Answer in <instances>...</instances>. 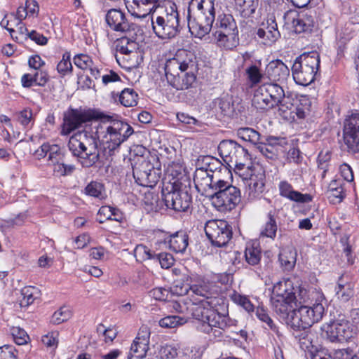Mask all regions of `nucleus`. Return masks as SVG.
<instances>
[{
    "instance_id": "1",
    "label": "nucleus",
    "mask_w": 359,
    "mask_h": 359,
    "mask_svg": "<svg viewBox=\"0 0 359 359\" xmlns=\"http://www.w3.org/2000/svg\"><path fill=\"white\" fill-rule=\"evenodd\" d=\"M98 121L93 127H88L74 134L68 148L83 167L94 165L100 158L98 142L109 151L118 149L134 132L127 123L114 119L112 116L97 109H72L64 118L62 130L69 134L83 123Z\"/></svg>"
},
{
    "instance_id": "2",
    "label": "nucleus",
    "mask_w": 359,
    "mask_h": 359,
    "mask_svg": "<svg viewBox=\"0 0 359 359\" xmlns=\"http://www.w3.org/2000/svg\"><path fill=\"white\" fill-rule=\"evenodd\" d=\"M180 294H187L191 302H175L173 307L179 313L190 314L199 321L197 330L210 339L231 337L236 332V320L229 317L226 301L219 297L208 280L199 276L190 277L189 287H181Z\"/></svg>"
},
{
    "instance_id": "3",
    "label": "nucleus",
    "mask_w": 359,
    "mask_h": 359,
    "mask_svg": "<svg viewBox=\"0 0 359 359\" xmlns=\"http://www.w3.org/2000/svg\"><path fill=\"white\" fill-rule=\"evenodd\" d=\"M164 69L166 79L173 88L188 89L196 79V57L191 51L180 49L172 57L166 60Z\"/></svg>"
},
{
    "instance_id": "4",
    "label": "nucleus",
    "mask_w": 359,
    "mask_h": 359,
    "mask_svg": "<svg viewBox=\"0 0 359 359\" xmlns=\"http://www.w3.org/2000/svg\"><path fill=\"white\" fill-rule=\"evenodd\" d=\"M215 18V0H190L189 2L188 26L196 37L202 39L208 34Z\"/></svg>"
},
{
    "instance_id": "5",
    "label": "nucleus",
    "mask_w": 359,
    "mask_h": 359,
    "mask_svg": "<svg viewBox=\"0 0 359 359\" xmlns=\"http://www.w3.org/2000/svg\"><path fill=\"white\" fill-rule=\"evenodd\" d=\"M182 166L178 164L170 166L168 171L173 176V182L162 190L163 200L166 207L177 212L187 211L192 201L187 186L182 182Z\"/></svg>"
},
{
    "instance_id": "6",
    "label": "nucleus",
    "mask_w": 359,
    "mask_h": 359,
    "mask_svg": "<svg viewBox=\"0 0 359 359\" xmlns=\"http://www.w3.org/2000/svg\"><path fill=\"white\" fill-rule=\"evenodd\" d=\"M151 25L154 32L159 39H170L177 36L181 27L177 5L172 1L167 2L161 15L156 18L152 16Z\"/></svg>"
},
{
    "instance_id": "7",
    "label": "nucleus",
    "mask_w": 359,
    "mask_h": 359,
    "mask_svg": "<svg viewBox=\"0 0 359 359\" xmlns=\"http://www.w3.org/2000/svg\"><path fill=\"white\" fill-rule=\"evenodd\" d=\"M320 62V55L316 51L304 53L297 57L292 67L295 83L304 86L311 84L315 79Z\"/></svg>"
},
{
    "instance_id": "8",
    "label": "nucleus",
    "mask_w": 359,
    "mask_h": 359,
    "mask_svg": "<svg viewBox=\"0 0 359 359\" xmlns=\"http://www.w3.org/2000/svg\"><path fill=\"white\" fill-rule=\"evenodd\" d=\"M209 198L218 211L226 212L234 209L241 202V194L238 188L222 179Z\"/></svg>"
},
{
    "instance_id": "9",
    "label": "nucleus",
    "mask_w": 359,
    "mask_h": 359,
    "mask_svg": "<svg viewBox=\"0 0 359 359\" xmlns=\"http://www.w3.org/2000/svg\"><path fill=\"white\" fill-rule=\"evenodd\" d=\"M325 309L321 303H316L312 306H300L292 313L290 318V327L294 330H305L323 318Z\"/></svg>"
},
{
    "instance_id": "10",
    "label": "nucleus",
    "mask_w": 359,
    "mask_h": 359,
    "mask_svg": "<svg viewBox=\"0 0 359 359\" xmlns=\"http://www.w3.org/2000/svg\"><path fill=\"white\" fill-rule=\"evenodd\" d=\"M356 333L344 316H339L330 323L323 325L322 335L330 342H341L348 341Z\"/></svg>"
},
{
    "instance_id": "11",
    "label": "nucleus",
    "mask_w": 359,
    "mask_h": 359,
    "mask_svg": "<svg viewBox=\"0 0 359 359\" xmlns=\"http://www.w3.org/2000/svg\"><path fill=\"white\" fill-rule=\"evenodd\" d=\"M206 236L212 245L222 248L229 242L232 238V228L225 220L211 219L205 225Z\"/></svg>"
},
{
    "instance_id": "12",
    "label": "nucleus",
    "mask_w": 359,
    "mask_h": 359,
    "mask_svg": "<svg viewBox=\"0 0 359 359\" xmlns=\"http://www.w3.org/2000/svg\"><path fill=\"white\" fill-rule=\"evenodd\" d=\"M343 139L347 150L355 154L359 151V114L353 113L344 123Z\"/></svg>"
},
{
    "instance_id": "13",
    "label": "nucleus",
    "mask_w": 359,
    "mask_h": 359,
    "mask_svg": "<svg viewBox=\"0 0 359 359\" xmlns=\"http://www.w3.org/2000/svg\"><path fill=\"white\" fill-rule=\"evenodd\" d=\"M264 92L266 93L274 107H278V112H287L292 108V98L286 95L280 83L269 82L262 85Z\"/></svg>"
},
{
    "instance_id": "14",
    "label": "nucleus",
    "mask_w": 359,
    "mask_h": 359,
    "mask_svg": "<svg viewBox=\"0 0 359 359\" xmlns=\"http://www.w3.org/2000/svg\"><path fill=\"white\" fill-rule=\"evenodd\" d=\"M222 180L219 173L210 174L204 167L197 168L194 175V182L197 191L202 195L209 197L217 184Z\"/></svg>"
},
{
    "instance_id": "15",
    "label": "nucleus",
    "mask_w": 359,
    "mask_h": 359,
    "mask_svg": "<svg viewBox=\"0 0 359 359\" xmlns=\"http://www.w3.org/2000/svg\"><path fill=\"white\" fill-rule=\"evenodd\" d=\"M285 24L297 34L309 32L314 27L313 15L308 12L289 10L283 15Z\"/></svg>"
},
{
    "instance_id": "16",
    "label": "nucleus",
    "mask_w": 359,
    "mask_h": 359,
    "mask_svg": "<svg viewBox=\"0 0 359 359\" xmlns=\"http://www.w3.org/2000/svg\"><path fill=\"white\" fill-rule=\"evenodd\" d=\"M296 290H297L292 286V280L290 279H283L274 284L271 300L281 299V301H283V299H285L288 302H295V303L299 301V304L306 302V299L304 297L306 294L307 291L304 289L299 290V300L295 294Z\"/></svg>"
},
{
    "instance_id": "17",
    "label": "nucleus",
    "mask_w": 359,
    "mask_h": 359,
    "mask_svg": "<svg viewBox=\"0 0 359 359\" xmlns=\"http://www.w3.org/2000/svg\"><path fill=\"white\" fill-rule=\"evenodd\" d=\"M189 245V236L184 231H177L165 235L157 240L156 245L159 249H168L175 253H183Z\"/></svg>"
},
{
    "instance_id": "18",
    "label": "nucleus",
    "mask_w": 359,
    "mask_h": 359,
    "mask_svg": "<svg viewBox=\"0 0 359 359\" xmlns=\"http://www.w3.org/2000/svg\"><path fill=\"white\" fill-rule=\"evenodd\" d=\"M150 332L149 329L142 327L137 337L131 344L127 359H144L149 349Z\"/></svg>"
},
{
    "instance_id": "19",
    "label": "nucleus",
    "mask_w": 359,
    "mask_h": 359,
    "mask_svg": "<svg viewBox=\"0 0 359 359\" xmlns=\"http://www.w3.org/2000/svg\"><path fill=\"white\" fill-rule=\"evenodd\" d=\"M105 20L108 26L116 32H128L135 31L137 28V25L130 23L125 13L118 9H110L106 14Z\"/></svg>"
},
{
    "instance_id": "20",
    "label": "nucleus",
    "mask_w": 359,
    "mask_h": 359,
    "mask_svg": "<svg viewBox=\"0 0 359 359\" xmlns=\"http://www.w3.org/2000/svg\"><path fill=\"white\" fill-rule=\"evenodd\" d=\"M258 39L264 44L271 45L276 42L280 36L278 29V24L273 15H269L261 27L257 30Z\"/></svg>"
},
{
    "instance_id": "21",
    "label": "nucleus",
    "mask_w": 359,
    "mask_h": 359,
    "mask_svg": "<svg viewBox=\"0 0 359 359\" xmlns=\"http://www.w3.org/2000/svg\"><path fill=\"white\" fill-rule=\"evenodd\" d=\"M246 184V193L248 198L255 200L259 198L265 189L264 171L262 168L257 170H253L250 178L247 180Z\"/></svg>"
},
{
    "instance_id": "22",
    "label": "nucleus",
    "mask_w": 359,
    "mask_h": 359,
    "mask_svg": "<svg viewBox=\"0 0 359 359\" xmlns=\"http://www.w3.org/2000/svg\"><path fill=\"white\" fill-rule=\"evenodd\" d=\"M128 11L136 18H147L158 6V3L146 0H126Z\"/></svg>"
},
{
    "instance_id": "23",
    "label": "nucleus",
    "mask_w": 359,
    "mask_h": 359,
    "mask_svg": "<svg viewBox=\"0 0 359 359\" xmlns=\"http://www.w3.org/2000/svg\"><path fill=\"white\" fill-rule=\"evenodd\" d=\"M266 75L271 82L283 83L290 76V69L280 60L271 61L266 67Z\"/></svg>"
},
{
    "instance_id": "24",
    "label": "nucleus",
    "mask_w": 359,
    "mask_h": 359,
    "mask_svg": "<svg viewBox=\"0 0 359 359\" xmlns=\"http://www.w3.org/2000/svg\"><path fill=\"white\" fill-rule=\"evenodd\" d=\"M279 194L283 198L298 203H308L312 201L309 194H302L294 189L292 185L287 180H281L278 184Z\"/></svg>"
},
{
    "instance_id": "25",
    "label": "nucleus",
    "mask_w": 359,
    "mask_h": 359,
    "mask_svg": "<svg viewBox=\"0 0 359 359\" xmlns=\"http://www.w3.org/2000/svg\"><path fill=\"white\" fill-rule=\"evenodd\" d=\"M215 37L218 46L226 50H232L239 43L238 32H215Z\"/></svg>"
},
{
    "instance_id": "26",
    "label": "nucleus",
    "mask_w": 359,
    "mask_h": 359,
    "mask_svg": "<svg viewBox=\"0 0 359 359\" xmlns=\"http://www.w3.org/2000/svg\"><path fill=\"white\" fill-rule=\"evenodd\" d=\"M276 313L285 321L286 324L290 326V318L295 309H292V304L294 302H288L285 299L271 300Z\"/></svg>"
},
{
    "instance_id": "27",
    "label": "nucleus",
    "mask_w": 359,
    "mask_h": 359,
    "mask_svg": "<svg viewBox=\"0 0 359 359\" xmlns=\"http://www.w3.org/2000/svg\"><path fill=\"white\" fill-rule=\"evenodd\" d=\"M262 90H264V88L261 85L255 90L252 100V106L257 109L262 111H268L275 108L269 95Z\"/></svg>"
},
{
    "instance_id": "28",
    "label": "nucleus",
    "mask_w": 359,
    "mask_h": 359,
    "mask_svg": "<svg viewBox=\"0 0 359 359\" xmlns=\"http://www.w3.org/2000/svg\"><path fill=\"white\" fill-rule=\"evenodd\" d=\"M299 102L300 105L295 106L292 102V108L287 112H280V115L285 118H294V115L299 118H304L309 111L310 102L306 96H302Z\"/></svg>"
},
{
    "instance_id": "29",
    "label": "nucleus",
    "mask_w": 359,
    "mask_h": 359,
    "mask_svg": "<svg viewBox=\"0 0 359 359\" xmlns=\"http://www.w3.org/2000/svg\"><path fill=\"white\" fill-rule=\"evenodd\" d=\"M240 144L236 142L230 140H222L218 146L219 156L227 165L232 161Z\"/></svg>"
},
{
    "instance_id": "30",
    "label": "nucleus",
    "mask_w": 359,
    "mask_h": 359,
    "mask_svg": "<svg viewBox=\"0 0 359 359\" xmlns=\"http://www.w3.org/2000/svg\"><path fill=\"white\" fill-rule=\"evenodd\" d=\"M216 32H238L236 20L232 15L220 13L215 19Z\"/></svg>"
},
{
    "instance_id": "31",
    "label": "nucleus",
    "mask_w": 359,
    "mask_h": 359,
    "mask_svg": "<svg viewBox=\"0 0 359 359\" xmlns=\"http://www.w3.org/2000/svg\"><path fill=\"white\" fill-rule=\"evenodd\" d=\"M277 230L278 225L276 218V211L270 210L266 215V221L260 230V236L274 240L276 236Z\"/></svg>"
},
{
    "instance_id": "32",
    "label": "nucleus",
    "mask_w": 359,
    "mask_h": 359,
    "mask_svg": "<svg viewBox=\"0 0 359 359\" xmlns=\"http://www.w3.org/2000/svg\"><path fill=\"white\" fill-rule=\"evenodd\" d=\"M336 297L341 303H346L354 296V285L352 283H342V276L339 277L335 287Z\"/></svg>"
},
{
    "instance_id": "33",
    "label": "nucleus",
    "mask_w": 359,
    "mask_h": 359,
    "mask_svg": "<svg viewBox=\"0 0 359 359\" xmlns=\"http://www.w3.org/2000/svg\"><path fill=\"white\" fill-rule=\"evenodd\" d=\"M202 162L203 164L202 167H204L205 170L208 172H210V174L217 172L219 173V176H221L222 171L227 175L230 173V170L228 168L223 166L221 161L217 158L207 156L203 158Z\"/></svg>"
},
{
    "instance_id": "34",
    "label": "nucleus",
    "mask_w": 359,
    "mask_h": 359,
    "mask_svg": "<svg viewBox=\"0 0 359 359\" xmlns=\"http://www.w3.org/2000/svg\"><path fill=\"white\" fill-rule=\"evenodd\" d=\"M250 154L248 150L242 146H239L238 149L234 156L232 158V161L229 163L228 165L229 168L235 167L237 170H243L248 161H250Z\"/></svg>"
},
{
    "instance_id": "35",
    "label": "nucleus",
    "mask_w": 359,
    "mask_h": 359,
    "mask_svg": "<svg viewBox=\"0 0 359 359\" xmlns=\"http://www.w3.org/2000/svg\"><path fill=\"white\" fill-rule=\"evenodd\" d=\"M116 50L121 54L130 55L137 48V43L135 40L126 36L118 39L115 41Z\"/></svg>"
},
{
    "instance_id": "36",
    "label": "nucleus",
    "mask_w": 359,
    "mask_h": 359,
    "mask_svg": "<svg viewBox=\"0 0 359 359\" xmlns=\"http://www.w3.org/2000/svg\"><path fill=\"white\" fill-rule=\"evenodd\" d=\"M258 0H236V9L240 15L248 18L255 13Z\"/></svg>"
},
{
    "instance_id": "37",
    "label": "nucleus",
    "mask_w": 359,
    "mask_h": 359,
    "mask_svg": "<svg viewBox=\"0 0 359 359\" xmlns=\"http://www.w3.org/2000/svg\"><path fill=\"white\" fill-rule=\"evenodd\" d=\"M22 299L20 301L21 307H27L34 303L39 295V290L36 287L26 286L21 290Z\"/></svg>"
},
{
    "instance_id": "38",
    "label": "nucleus",
    "mask_w": 359,
    "mask_h": 359,
    "mask_svg": "<svg viewBox=\"0 0 359 359\" xmlns=\"http://www.w3.org/2000/svg\"><path fill=\"white\" fill-rule=\"evenodd\" d=\"M85 193L88 196L98 198L104 199L106 198V191L104 186L102 183L92 181L85 188Z\"/></svg>"
},
{
    "instance_id": "39",
    "label": "nucleus",
    "mask_w": 359,
    "mask_h": 359,
    "mask_svg": "<svg viewBox=\"0 0 359 359\" xmlns=\"http://www.w3.org/2000/svg\"><path fill=\"white\" fill-rule=\"evenodd\" d=\"M297 252L291 250H284L279 254V261L285 270H292L296 264Z\"/></svg>"
},
{
    "instance_id": "40",
    "label": "nucleus",
    "mask_w": 359,
    "mask_h": 359,
    "mask_svg": "<svg viewBox=\"0 0 359 359\" xmlns=\"http://www.w3.org/2000/svg\"><path fill=\"white\" fill-rule=\"evenodd\" d=\"M138 95L133 88L123 89L119 95L120 103L126 107H130L137 105Z\"/></svg>"
},
{
    "instance_id": "41",
    "label": "nucleus",
    "mask_w": 359,
    "mask_h": 359,
    "mask_svg": "<svg viewBox=\"0 0 359 359\" xmlns=\"http://www.w3.org/2000/svg\"><path fill=\"white\" fill-rule=\"evenodd\" d=\"M73 67L71 62V54L69 52L63 53L61 60L57 65V71L62 76H66L72 74Z\"/></svg>"
},
{
    "instance_id": "42",
    "label": "nucleus",
    "mask_w": 359,
    "mask_h": 359,
    "mask_svg": "<svg viewBox=\"0 0 359 359\" xmlns=\"http://www.w3.org/2000/svg\"><path fill=\"white\" fill-rule=\"evenodd\" d=\"M237 135L244 141L250 142L253 144H258L260 140V134L251 128H241L237 130Z\"/></svg>"
},
{
    "instance_id": "43",
    "label": "nucleus",
    "mask_w": 359,
    "mask_h": 359,
    "mask_svg": "<svg viewBox=\"0 0 359 359\" xmlns=\"http://www.w3.org/2000/svg\"><path fill=\"white\" fill-rule=\"evenodd\" d=\"M245 257L249 264L252 266L257 265L261 259V251L254 245H248L245 251Z\"/></svg>"
},
{
    "instance_id": "44",
    "label": "nucleus",
    "mask_w": 359,
    "mask_h": 359,
    "mask_svg": "<svg viewBox=\"0 0 359 359\" xmlns=\"http://www.w3.org/2000/svg\"><path fill=\"white\" fill-rule=\"evenodd\" d=\"M134 255L136 257L137 261L144 262L148 259H154L156 253L151 252V250L144 245H137L134 250Z\"/></svg>"
},
{
    "instance_id": "45",
    "label": "nucleus",
    "mask_w": 359,
    "mask_h": 359,
    "mask_svg": "<svg viewBox=\"0 0 359 359\" xmlns=\"http://www.w3.org/2000/svg\"><path fill=\"white\" fill-rule=\"evenodd\" d=\"M133 175L137 184L147 187V167L145 163L142 164L140 167L133 168Z\"/></svg>"
},
{
    "instance_id": "46",
    "label": "nucleus",
    "mask_w": 359,
    "mask_h": 359,
    "mask_svg": "<svg viewBox=\"0 0 359 359\" xmlns=\"http://www.w3.org/2000/svg\"><path fill=\"white\" fill-rule=\"evenodd\" d=\"M72 316V312L71 309L66 306H63L60 307L58 310L55 311L51 318V322L53 324L59 325L65 321L69 320Z\"/></svg>"
},
{
    "instance_id": "47",
    "label": "nucleus",
    "mask_w": 359,
    "mask_h": 359,
    "mask_svg": "<svg viewBox=\"0 0 359 359\" xmlns=\"http://www.w3.org/2000/svg\"><path fill=\"white\" fill-rule=\"evenodd\" d=\"M51 165L53 166V173L57 177L71 175L75 170L74 165L65 164L64 161L58 162Z\"/></svg>"
},
{
    "instance_id": "48",
    "label": "nucleus",
    "mask_w": 359,
    "mask_h": 359,
    "mask_svg": "<svg viewBox=\"0 0 359 359\" xmlns=\"http://www.w3.org/2000/svg\"><path fill=\"white\" fill-rule=\"evenodd\" d=\"M187 322L184 318L177 316H168L159 321V325L162 327L174 328L178 325H184Z\"/></svg>"
},
{
    "instance_id": "49",
    "label": "nucleus",
    "mask_w": 359,
    "mask_h": 359,
    "mask_svg": "<svg viewBox=\"0 0 359 359\" xmlns=\"http://www.w3.org/2000/svg\"><path fill=\"white\" fill-rule=\"evenodd\" d=\"M357 25L350 20L345 23L339 33V37L344 40V42L349 41L356 33Z\"/></svg>"
},
{
    "instance_id": "50",
    "label": "nucleus",
    "mask_w": 359,
    "mask_h": 359,
    "mask_svg": "<svg viewBox=\"0 0 359 359\" xmlns=\"http://www.w3.org/2000/svg\"><path fill=\"white\" fill-rule=\"evenodd\" d=\"M231 299L234 303L243 307L248 313L254 311V305L247 296L234 292L231 295Z\"/></svg>"
},
{
    "instance_id": "51",
    "label": "nucleus",
    "mask_w": 359,
    "mask_h": 359,
    "mask_svg": "<svg viewBox=\"0 0 359 359\" xmlns=\"http://www.w3.org/2000/svg\"><path fill=\"white\" fill-rule=\"evenodd\" d=\"M245 72L252 87L260 83L263 78V74L256 65L250 66L246 69Z\"/></svg>"
},
{
    "instance_id": "52",
    "label": "nucleus",
    "mask_w": 359,
    "mask_h": 359,
    "mask_svg": "<svg viewBox=\"0 0 359 359\" xmlns=\"http://www.w3.org/2000/svg\"><path fill=\"white\" fill-rule=\"evenodd\" d=\"M11 334L13 341L18 345L26 344L29 339L27 332L20 327H12L11 328Z\"/></svg>"
},
{
    "instance_id": "53",
    "label": "nucleus",
    "mask_w": 359,
    "mask_h": 359,
    "mask_svg": "<svg viewBox=\"0 0 359 359\" xmlns=\"http://www.w3.org/2000/svg\"><path fill=\"white\" fill-rule=\"evenodd\" d=\"M145 165L147 167V187L153 188L156 185L161 178V170L155 168L148 163H145Z\"/></svg>"
},
{
    "instance_id": "54",
    "label": "nucleus",
    "mask_w": 359,
    "mask_h": 359,
    "mask_svg": "<svg viewBox=\"0 0 359 359\" xmlns=\"http://www.w3.org/2000/svg\"><path fill=\"white\" fill-rule=\"evenodd\" d=\"M48 155L50 165L64 161V154L60 147L57 144H51Z\"/></svg>"
},
{
    "instance_id": "55",
    "label": "nucleus",
    "mask_w": 359,
    "mask_h": 359,
    "mask_svg": "<svg viewBox=\"0 0 359 359\" xmlns=\"http://www.w3.org/2000/svg\"><path fill=\"white\" fill-rule=\"evenodd\" d=\"M256 316L259 320L265 323L266 326L271 330L276 331V326L273 323V321L269 316L267 311L263 307H257L256 310Z\"/></svg>"
},
{
    "instance_id": "56",
    "label": "nucleus",
    "mask_w": 359,
    "mask_h": 359,
    "mask_svg": "<svg viewBox=\"0 0 359 359\" xmlns=\"http://www.w3.org/2000/svg\"><path fill=\"white\" fill-rule=\"evenodd\" d=\"M74 65L79 69H88L93 65V61L90 56L86 54H78L74 57Z\"/></svg>"
},
{
    "instance_id": "57",
    "label": "nucleus",
    "mask_w": 359,
    "mask_h": 359,
    "mask_svg": "<svg viewBox=\"0 0 359 359\" xmlns=\"http://www.w3.org/2000/svg\"><path fill=\"white\" fill-rule=\"evenodd\" d=\"M158 261L163 269H169L175 263L173 256L168 252L156 254L155 259Z\"/></svg>"
},
{
    "instance_id": "58",
    "label": "nucleus",
    "mask_w": 359,
    "mask_h": 359,
    "mask_svg": "<svg viewBox=\"0 0 359 359\" xmlns=\"http://www.w3.org/2000/svg\"><path fill=\"white\" fill-rule=\"evenodd\" d=\"M18 120L21 125L26 127L29 124L33 125L34 117L32 111L30 109L26 108L20 111L18 114Z\"/></svg>"
},
{
    "instance_id": "59",
    "label": "nucleus",
    "mask_w": 359,
    "mask_h": 359,
    "mask_svg": "<svg viewBox=\"0 0 359 359\" xmlns=\"http://www.w3.org/2000/svg\"><path fill=\"white\" fill-rule=\"evenodd\" d=\"M114 208L111 206H102L97 213V220L99 223H104L107 220L112 219V217L114 215Z\"/></svg>"
},
{
    "instance_id": "60",
    "label": "nucleus",
    "mask_w": 359,
    "mask_h": 359,
    "mask_svg": "<svg viewBox=\"0 0 359 359\" xmlns=\"http://www.w3.org/2000/svg\"><path fill=\"white\" fill-rule=\"evenodd\" d=\"M161 359H174L177 356V348L172 345L166 344L162 346L159 351Z\"/></svg>"
},
{
    "instance_id": "61",
    "label": "nucleus",
    "mask_w": 359,
    "mask_h": 359,
    "mask_svg": "<svg viewBox=\"0 0 359 359\" xmlns=\"http://www.w3.org/2000/svg\"><path fill=\"white\" fill-rule=\"evenodd\" d=\"M34 81H35V86H45L49 81V75L48 72L43 69L34 71Z\"/></svg>"
},
{
    "instance_id": "62",
    "label": "nucleus",
    "mask_w": 359,
    "mask_h": 359,
    "mask_svg": "<svg viewBox=\"0 0 359 359\" xmlns=\"http://www.w3.org/2000/svg\"><path fill=\"white\" fill-rule=\"evenodd\" d=\"M149 294L154 299L158 301H166L170 295L169 291L163 287H156L149 292Z\"/></svg>"
},
{
    "instance_id": "63",
    "label": "nucleus",
    "mask_w": 359,
    "mask_h": 359,
    "mask_svg": "<svg viewBox=\"0 0 359 359\" xmlns=\"http://www.w3.org/2000/svg\"><path fill=\"white\" fill-rule=\"evenodd\" d=\"M332 359H359V357L354 355L352 350L339 349L334 351Z\"/></svg>"
},
{
    "instance_id": "64",
    "label": "nucleus",
    "mask_w": 359,
    "mask_h": 359,
    "mask_svg": "<svg viewBox=\"0 0 359 359\" xmlns=\"http://www.w3.org/2000/svg\"><path fill=\"white\" fill-rule=\"evenodd\" d=\"M16 351L11 346L0 347V359H16Z\"/></svg>"
}]
</instances>
